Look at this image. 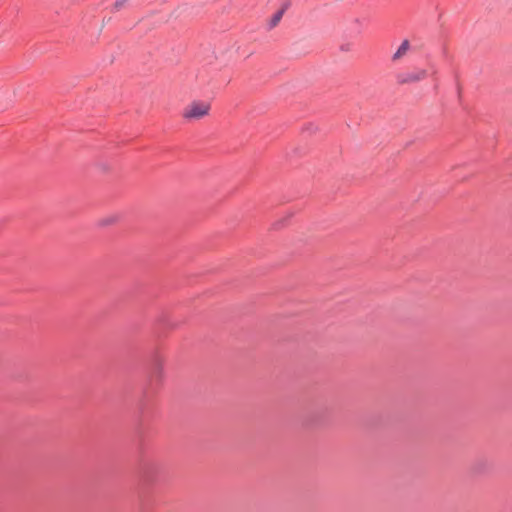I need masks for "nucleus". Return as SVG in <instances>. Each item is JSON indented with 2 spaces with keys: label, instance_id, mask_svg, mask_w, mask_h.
<instances>
[{
  "label": "nucleus",
  "instance_id": "1",
  "mask_svg": "<svg viewBox=\"0 0 512 512\" xmlns=\"http://www.w3.org/2000/svg\"><path fill=\"white\" fill-rule=\"evenodd\" d=\"M210 104L206 102H192L185 107L183 117L187 120H197L209 113Z\"/></svg>",
  "mask_w": 512,
  "mask_h": 512
},
{
  "label": "nucleus",
  "instance_id": "3",
  "mask_svg": "<svg viewBox=\"0 0 512 512\" xmlns=\"http://www.w3.org/2000/svg\"><path fill=\"white\" fill-rule=\"evenodd\" d=\"M409 50H410V42H409V40L405 39L402 41L400 46L397 48V50L393 54L392 61L393 62L400 61L403 57H405L407 55Z\"/></svg>",
  "mask_w": 512,
  "mask_h": 512
},
{
  "label": "nucleus",
  "instance_id": "5",
  "mask_svg": "<svg viewBox=\"0 0 512 512\" xmlns=\"http://www.w3.org/2000/svg\"><path fill=\"white\" fill-rule=\"evenodd\" d=\"M284 11H285V9L282 8V9L278 10L275 14H273L271 19L269 20V28L270 29H272L278 25V23L281 21V19L283 17Z\"/></svg>",
  "mask_w": 512,
  "mask_h": 512
},
{
  "label": "nucleus",
  "instance_id": "4",
  "mask_svg": "<svg viewBox=\"0 0 512 512\" xmlns=\"http://www.w3.org/2000/svg\"><path fill=\"white\" fill-rule=\"evenodd\" d=\"M120 220V216L118 214H110L99 220V224L103 227L113 225Z\"/></svg>",
  "mask_w": 512,
  "mask_h": 512
},
{
  "label": "nucleus",
  "instance_id": "2",
  "mask_svg": "<svg viewBox=\"0 0 512 512\" xmlns=\"http://www.w3.org/2000/svg\"><path fill=\"white\" fill-rule=\"evenodd\" d=\"M427 77V71L425 69H415L411 72H401L396 76L399 84H413L423 81Z\"/></svg>",
  "mask_w": 512,
  "mask_h": 512
}]
</instances>
